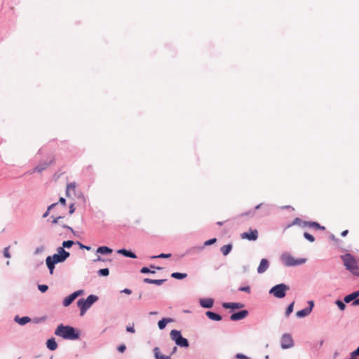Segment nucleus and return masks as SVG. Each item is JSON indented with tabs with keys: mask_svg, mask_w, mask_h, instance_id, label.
I'll use <instances>...</instances> for the list:
<instances>
[{
	"mask_svg": "<svg viewBox=\"0 0 359 359\" xmlns=\"http://www.w3.org/2000/svg\"><path fill=\"white\" fill-rule=\"evenodd\" d=\"M74 243L72 241H63L62 246L61 248H63V249L65 248H69L74 245Z\"/></svg>",
	"mask_w": 359,
	"mask_h": 359,
	"instance_id": "72a5a7b5",
	"label": "nucleus"
},
{
	"mask_svg": "<svg viewBox=\"0 0 359 359\" xmlns=\"http://www.w3.org/2000/svg\"><path fill=\"white\" fill-rule=\"evenodd\" d=\"M57 203H53L50 205L48 207V209L49 211H50Z\"/></svg>",
	"mask_w": 359,
	"mask_h": 359,
	"instance_id": "6e6d98bb",
	"label": "nucleus"
},
{
	"mask_svg": "<svg viewBox=\"0 0 359 359\" xmlns=\"http://www.w3.org/2000/svg\"><path fill=\"white\" fill-rule=\"evenodd\" d=\"M126 331L128 332L135 333V330L134 328V325H133L132 326H127L126 327Z\"/></svg>",
	"mask_w": 359,
	"mask_h": 359,
	"instance_id": "c03bdc74",
	"label": "nucleus"
},
{
	"mask_svg": "<svg viewBox=\"0 0 359 359\" xmlns=\"http://www.w3.org/2000/svg\"><path fill=\"white\" fill-rule=\"evenodd\" d=\"M205 315L208 318L215 321H219L222 319V316L219 314H217L212 311H208L205 313Z\"/></svg>",
	"mask_w": 359,
	"mask_h": 359,
	"instance_id": "aec40b11",
	"label": "nucleus"
},
{
	"mask_svg": "<svg viewBox=\"0 0 359 359\" xmlns=\"http://www.w3.org/2000/svg\"><path fill=\"white\" fill-rule=\"evenodd\" d=\"M335 304L339 307L341 311H344L346 309L345 302H341V300H337Z\"/></svg>",
	"mask_w": 359,
	"mask_h": 359,
	"instance_id": "473e14b6",
	"label": "nucleus"
},
{
	"mask_svg": "<svg viewBox=\"0 0 359 359\" xmlns=\"http://www.w3.org/2000/svg\"><path fill=\"white\" fill-rule=\"evenodd\" d=\"M43 250H44V247H43V246H42V245H41V246H39V247H38V248H36L35 249L34 254H35V255L40 254V253L43 252Z\"/></svg>",
	"mask_w": 359,
	"mask_h": 359,
	"instance_id": "79ce46f5",
	"label": "nucleus"
},
{
	"mask_svg": "<svg viewBox=\"0 0 359 359\" xmlns=\"http://www.w3.org/2000/svg\"><path fill=\"white\" fill-rule=\"evenodd\" d=\"M238 290L241 291V292H245L247 293H250V286L241 287L238 288Z\"/></svg>",
	"mask_w": 359,
	"mask_h": 359,
	"instance_id": "a19ab883",
	"label": "nucleus"
},
{
	"mask_svg": "<svg viewBox=\"0 0 359 359\" xmlns=\"http://www.w3.org/2000/svg\"><path fill=\"white\" fill-rule=\"evenodd\" d=\"M255 210L262 209L261 216H266L269 215L272 210V205L269 204H263L260 203L255 206Z\"/></svg>",
	"mask_w": 359,
	"mask_h": 359,
	"instance_id": "9d476101",
	"label": "nucleus"
},
{
	"mask_svg": "<svg viewBox=\"0 0 359 359\" xmlns=\"http://www.w3.org/2000/svg\"><path fill=\"white\" fill-rule=\"evenodd\" d=\"M117 253L122 255L126 257H130L133 259L137 258V256L134 252L126 249H120L117 251Z\"/></svg>",
	"mask_w": 359,
	"mask_h": 359,
	"instance_id": "a211bd4d",
	"label": "nucleus"
},
{
	"mask_svg": "<svg viewBox=\"0 0 359 359\" xmlns=\"http://www.w3.org/2000/svg\"><path fill=\"white\" fill-rule=\"evenodd\" d=\"M224 309H239L244 306L243 304L238 302H224L222 304Z\"/></svg>",
	"mask_w": 359,
	"mask_h": 359,
	"instance_id": "2eb2a0df",
	"label": "nucleus"
},
{
	"mask_svg": "<svg viewBox=\"0 0 359 359\" xmlns=\"http://www.w3.org/2000/svg\"><path fill=\"white\" fill-rule=\"evenodd\" d=\"M290 289L289 286L284 283L278 284L272 287L269 294L276 298L282 299L285 297L286 292Z\"/></svg>",
	"mask_w": 359,
	"mask_h": 359,
	"instance_id": "0eeeda50",
	"label": "nucleus"
},
{
	"mask_svg": "<svg viewBox=\"0 0 359 359\" xmlns=\"http://www.w3.org/2000/svg\"><path fill=\"white\" fill-rule=\"evenodd\" d=\"M51 162L52 160H50L48 162L44 161L41 163H39L37 166L34 168V172H41L48 168V166L51 163Z\"/></svg>",
	"mask_w": 359,
	"mask_h": 359,
	"instance_id": "f3484780",
	"label": "nucleus"
},
{
	"mask_svg": "<svg viewBox=\"0 0 359 359\" xmlns=\"http://www.w3.org/2000/svg\"><path fill=\"white\" fill-rule=\"evenodd\" d=\"M351 294H353V298L355 299L356 298H358V297H359V290L355 291V292H352Z\"/></svg>",
	"mask_w": 359,
	"mask_h": 359,
	"instance_id": "5fc2aeb1",
	"label": "nucleus"
},
{
	"mask_svg": "<svg viewBox=\"0 0 359 359\" xmlns=\"http://www.w3.org/2000/svg\"><path fill=\"white\" fill-rule=\"evenodd\" d=\"M348 359H356L355 356H352V353H351V357Z\"/></svg>",
	"mask_w": 359,
	"mask_h": 359,
	"instance_id": "774afa93",
	"label": "nucleus"
},
{
	"mask_svg": "<svg viewBox=\"0 0 359 359\" xmlns=\"http://www.w3.org/2000/svg\"><path fill=\"white\" fill-rule=\"evenodd\" d=\"M348 233V230H345L344 231L341 232V236H346Z\"/></svg>",
	"mask_w": 359,
	"mask_h": 359,
	"instance_id": "0e129e2a",
	"label": "nucleus"
},
{
	"mask_svg": "<svg viewBox=\"0 0 359 359\" xmlns=\"http://www.w3.org/2000/svg\"><path fill=\"white\" fill-rule=\"evenodd\" d=\"M280 346L283 349L290 348L294 346V341L290 334H283L280 339Z\"/></svg>",
	"mask_w": 359,
	"mask_h": 359,
	"instance_id": "6e6552de",
	"label": "nucleus"
},
{
	"mask_svg": "<svg viewBox=\"0 0 359 359\" xmlns=\"http://www.w3.org/2000/svg\"><path fill=\"white\" fill-rule=\"evenodd\" d=\"M140 272L142 273H155L154 271H151L148 267H142L140 269Z\"/></svg>",
	"mask_w": 359,
	"mask_h": 359,
	"instance_id": "4c0bfd02",
	"label": "nucleus"
},
{
	"mask_svg": "<svg viewBox=\"0 0 359 359\" xmlns=\"http://www.w3.org/2000/svg\"><path fill=\"white\" fill-rule=\"evenodd\" d=\"M122 293H125V294H130L132 293V291L130 289H128V288H125L124 290H123L121 291Z\"/></svg>",
	"mask_w": 359,
	"mask_h": 359,
	"instance_id": "603ef678",
	"label": "nucleus"
},
{
	"mask_svg": "<svg viewBox=\"0 0 359 359\" xmlns=\"http://www.w3.org/2000/svg\"><path fill=\"white\" fill-rule=\"evenodd\" d=\"M156 314H158V312H157V311H151V312L149 313V315H156Z\"/></svg>",
	"mask_w": 359,
	"mask_h": 359,
	"instance_id": "338daca9",
	"label": "nucleus"
},
{
	"mask_svg": "<svg viewBox=\"0 0 359 359\" xmlns=\"http://www.w3.org/2000/svg\"><path fill=\"white\" fill-rule=\"evenodd\" d=\"M354 300L355 299L353 298V294H352L351 293L346 295L344 299L345 303H350L351 302H353Z\"/></svg>",
	"mask_w": 359,
	"mask_h": 359,
	"instance_id": "e433bc0d",
	"label": "nucleus"
},
{
	"mask_svg": "<svg viewBox=\"0 0 359 359\" xmlns=\"http://www.w3.org/2000/svg\"><path fill=\"white\" fill-rule=\"evenodd\" d=\"M97 261L104 262V259L103 258L100 257V256H98L97 259H94V262H97Z\"/></svg>",
	"mask_w": 359,
	"mask_h": 359,
	"instance_id": "e2e57ef3",
	"label": "nucleus"
},
{
	"mask_svg": "<svg viewBox=\"0 0 359 359\" xmlns=\"http://www.w3.org/2000/svg\"><path fill=\"white\" fill-rule=\"evenodd\" d=\"M351 305L353 306H359V298H356L353 302H352Z\"/></svg>",
	"mask_w": 359,
	"mask_h": 359,
	"instance_id": "3c124183",
	"label": "nucleus"
},
{
	"mask_svg": "<svg viewBox=\"0 0 359 359\" xmlns=\"http://www.w3.org/2000/svg\"><path fill=\"white\" fill-rule=\"evenodd\" d=\"M55 334L64 339L76 340L79 338L80 332L78 330L69 325H59L55 330Z\"/></svg>",
	"mask_w": 359,
	"mask_h": 359,
	"instance_id": "f03ea898",
	"label": "nucleus"
},
{
	"mask_svg": "<svg viewBox=\"0 0 359 359\" xmlns=\"http://www.w3.org/2000/svg\"><path fill=\"white\" fill-rule=\"evenodd\" d=\"M76 184L75 182H71L67 185L66 189V195L67 196H69L71 192L75 193Z\"/></svg>",
	"mask_w": 359,
	"mask_h": 359,
	"instance_id": "393cba45",
	"label": "nucleus"
},
{
	"mask_svg": "<svg viewBox=\"0 0 359 359\" xmlns=\"http://www.w3.org/2000/svg\"><path fill=\"white\" fill-rule=\"evenodd\" d=\"M269 267V262L268 259L264 258L262 259L259 263V265L257 267V273L259 274L264 273L267 271Z\"/></svg>",
	"mask_w": 359,
	"mask_h": 359,
	"instance_id": "ddd939ff",
	"label": "nucleus"
},
{
	"mask_svg": "<svg viewBox=\"0 0 359 359\" xmlns=\"http://www.w3.org/2000/svg\"><path fill=\"white\" fill-rule=\"evenodd\" d=\"M38 289L41 292H46L48 289V285H38Z\"/></svg>",
	"mask_w": 359,
	"mask_h": 359,
	"instance_id": "58836bf2",
	"label": "nucleus"
},
{
	"mask_svg": "<svg viewBox=\"0 0 359 359\" xmlns=\"http://www.w3.org/2000/svg\"><path fill=\"white\" fill-rule=\"evenodd\" d=\"M308 304H309V306L306 307V309H309V312H311L313 307L314 306V302L313 301H309Z\"/></svg>",
	"mask_w": 359,
	"mask_h": 359,
	"instance_id": "a18cd8bd",
	"label": "nucleus"
},
{
	"mask_svg": "<svg viewBox=\"0 0 359 359\" xmlns=\"http://www.w3.org/2000/svg\"><path fill=\"white\" fill-rule=\"evenodd\" d=\"M187 276L185 273L174 272L171 274V277L175 279H183Z\"/></svg>",
	"mask_w": 359,
	"mask_h": 359,
	"instance_id": "c85d7f7f",
	"label": "nucleus"
},
{
	"mask_svg": "<svg viewBox=\"0 0 359 359\" xmlns=\"http://www.w3.org/2000/svg\"><path fill=\"white\" fill-rule=\"evenodd\" d=\"M304 226H309L311 228H315L316 229L325 230V227L323 226H320L316 222H304Z\"/></svg>",
	"mask_w": 359,
	"mask_h": 359,
	"instance_id": "412c9836",
	"label": "nucleus"
},
{
	"mask_svg": "<svg viewBox=\"0 0 359 359\" xmlns=\"http://www.w3.org/2000/svg\"><path fill=\"white\" fill-rule=\"evenodd\" d=\"M304 221L302 220L300 218L297 217L287 226L290 227V226H292L293 225H299V226H302L304 227Z\"/></svg>",
	"mask_w": 359,
	"mask_h": 359,
	"instance_id": "c756f323",
	"label": "nucleus"
},
{
	"mask_svg": "<svg viewBox=\"0 0 359 359\" xmlns=\"http://www.w3.org/2000/svg\"><path fill=\"white\" fill-rule=\"evenodd\" d=\"M154 352V356L155 359H172L170 356L169 355H163L161 351L160 348L158 347H155L153 349Z\"/></svg>",
	"mask_w": 359,
	"mask_h": 359,
	"instance_id": "dca6fc26",
	"label": "nucleus"
},
{
	"mask_svg": "<svg viewBox=\"0 0 359 359\" xmlns=\"http://www.w3.org/2000/svg\"><path fill=\"white\" fill-rule=\"evenodd\" d=\"M96 252L97 253H100L101 255H109L112 253L113 251L107 246H101L97 249Z\"/></svg>",
	"mask_w": 359,
	"mask_h": 359,
	"instance_id": "b1692460",
	"label": "nucleus"
},
{
	"mask_svg": "<svg viewBox=\"0 0 359 359\" xmlns=\"http://www.w3.org/2000/svg\"><path fill=\"white\" fill-rule=\"evenodd\" d=\"M166 280L165 279H150L148 278H146L144 279V282L149 284H154L156 285H162Z\"/></svg>",
	"mask_w": 359,
	"mask_h": 359,
	"instance_id": "5701e85b",
	"label": "nucleus"
},
{
	"mask_svg": "<svg viewBox=\"0 0 359 359\" xmlns=\"http://www.w3.org/2000/svg\"><path fill=\"white\" fill-rule=\"evenodd\" d=\"M117 349H118V351L119 352H121V353H123V352L126 351V345H124V344H121V345H120V346H118V348H117Z\"/></svg>",
	"mask_w": 359,
	"mask_h": 359,
	"instance_id": "49530a36",
	"label": "nucleus"
},
{
	"mask_svg": "<svg viewBox=\"0 0 359 359\" xmlns=\"http://www.w3.org/2000/svg\"><path fill=\"white\" fill-rule=\"evenodd\" d=\"M150 268H151V269H157V270H161V269H162V268H161V267H160V266H154V265H153V264H151V265H150Z\"/></svg>",
	"mask_w": 359,
	"mask_h": 359,
	"instance_id": "13d9d810",
	"label": "nucleus"
},
{
	"mask_svg": "<svg viewBox=\"0 0 359 359\" xmlns=\"http://www.w3.org/2000/svg\"><path fill=\"white\" fill-rule=\"evenodd\" d=\"M63 228H65V229H67L70 230L72 232H73V233H74V230H73V229H72V227H70V226H67V225H63Z\"/></svg>",
	"mask_w": 359,
	"mask_h": 359,
	"instance_id": "680f3d73",
	"label": "nucleus"
},
{
	"mask_svg": "<svg viewBox=\"0 0 359 359\" xmlns=\"http://www.w3.org/2000/svg\"><path fill=\"white\" fill-rule=\"evenodd\" d=\"M100 276H107L109 274V271L107 268L100 269L97 271Z\"/></svg>",
	"mask_w": 359,
	"mask_h": 359,
	"instance_id": "2f4dec72",
	"label": "nucleus"
},
{
	"mask_svg": "<svg viewBox=\"0 0 359 359\" xmlns=\"http://www.w3.org/2000/svg\"><path fill=\"white\" fill-rule=\"evenodd\" d=\"M242 238H246L249 241H256L258 238V231L256 229L250 230L249 232H244L241 234Z\"/></svg>",
	"mask_w": 359,
	"mask_h": 359,
	"instance_id": "f8f14e48",
	"label": "nucleus"
},
{
	"mask_svg": "<svg viewBox=\"0 0 359 359\" xmlns=\"http://www.w3.org/2000/svg\"><path fill=\"white\" fill-rule=\"evenodd\" d=\"M98 297L96 295L90 294L86 299H80L77 302V306L80 309L81 315H83L86 311L91 306V305L97 301Z\"/></svg>",
	"mask_w": 359,
	"mask_h": 359,
	"instance_id": "39448f33",
	"label": "nucleus"
},
{
	"mask_svg": "<svg viewBox=\"0 0 359 359\" xmlns=\"http://www.w3.org/2000/svg\"><path fill=\"white\" fill-rule=\"evenodd\" d=\"M236 358L238 359H249V358L242 353H238L236 355Z\"/></svg>",
	"mask_w": 359,
	"mask_h": 359,
	"instance_id": "de8ad7c7",
	"label": "nucleus"
},
{
	"mask_svg": "<svg viewBox=\"0 0 359 359\" xmlns=\"http://www.w3.org/2000/svg\"><path fill=\"white\" fill-rule=\"evenodd\" d=\"M83 294V290H79L74 292L70 295L66 297L64 299L63 302H62L63 306L65 307L69 306L76 298H77L79 296H80Z\"/></svg>",
	"mask_w": 359,
	"mask_h": 359,
	"instance_id": "1a4fd4ad",
	"label": "nucleus"
},
{
	"mask_svg": "<svg viewBox=\"0 0 359 359\" xmlns=\"http://www.w3.org/2000/svg\"><path fill=\"white\" fill-rule=\"evenodd\" d=\"M15 322L18 323L20 325H25V324L29 323L31 321V318L28 316H24L20 318L18 316H16L14 318Z\"/></svg>",
	"mask_w": 359,
	"mask_h": 359,
	"instance_id": "6ab92c4d",
	"label": "nucleus"
},
{
	"mask_svg": "<svg viewBox=\"0 0 359 359\" xmlns=\"http://www.w3.org/2000/svg\"><path fill=\"white\" fill-rule=\"evenodd\" d=\"M49 212H50V211H49L48 210H47L43 213V215L42 217H43V218H46V217H47L48 216V215H49Z\"/></svg>",
	"mask_w": 359,
	"mask_h": 359,
	"instance_id": "bf43d9fd",
	"label": "nucleus"
},
{
	"mask_svg": "<svg viewBox=\"0 0 359 359\" xmlns=\"http://www.w3.org/2000/svg\"><path fill=\"white\" fill-rule=\"evenodd\" d=\"M46 346L50 351H55L57 348V344L54 338H51L47 340Z\"/></svg>",
	"mask_w": 359,
	"mask_h": 359,
	"instance_id": "4be33fe9",
	"label": "nucleus"
},
{
	"mask_svg": "<svg viewBox=\"0 0 359 359\" xmlns=\"http://www.w3.org/2000/svg\"><path fill=\"white\" fill-rule=\"evenodd\" d=\"M4 255L6 258H10L11 257V255L9 253V247H7V248H6L4 249Z\"/></svg>",
	"mask_w": 359,
	"mask_h": 359,
	"instance_id": "37998d69",
	"label": "nucleus"
},
{
	"mask_svg": "<svg viewBox=\"0 0 359 359\" xmlns=\"http://www.w3.org/2000/svg\"><path fill=\"white\" fill-rule=\"evenodd\" d=\"M304 237L308 240L309 241L313 243L315 241V238L311 235L308 232H304Z\"/></svg>",
	"mask_w": 359,
	"mask_h": 359,
	"instance_id": "f704fd0d",
	"label": "nucleus"
},
{
	"mask_svg": "<svg viewBox=\"0 0 359 359\" xmlns=\"http://www.w3.org/2000/svg\"><path fill=\"white\" fill-rule=\"evenodd\" d=\"M75 211L74 205L73 203H72L69 205V214H72Z\"/></svg>",
	"mask_w": 359,
	"mask_h": 359,
	"instance_id": "864d4df0",
	"label": "nucleus"
},
{
	"mask_svg": "<svg viewBox=\"0 0 359 359\" xmlns=\"http://www.w3.org/2000/svg\"><path fill=\"white\" fill-rule=\"evenodd\" d=\"M77 243L79 245V247L81 249H86L87 250H90L91 249V248L90 246L84 245L79 242H78Z\"/></svg>",
	"mask_w": 359,
	"mask_h": 359,
	"instance_id": "09e8293b",
	"label": "nucleus"
},
{
	"mask_svg": "<svg viewBox=\"0 0 359 359\" xmlns=\"http://www.w3.org/2000/svg\"><path fill=\"white\" fill-rule=\"evenodd\" d=\"M172 321V318H164L158 321V326L160 330H163L168 323Z\"/></svg>",
	"mask_w": 359,
	"mask_h": 359,
	"instance_id": "a878e982",
	"label": "nucleus"
},
{
	"mask_svg": "<svg viewBox=\"0 0 359 359\" xmlns=\"http://www.w3.org/2000/svg\"><path fill=\"white\" fill-rule=\"evenodd\" d=\"M231 250H232L231 244H227V245H223L220 249L221 252L222 253V255L224 256H226L231 252Z\"/></svg>",
	"mask_w": 359,
	"mask_h": 359,
	"instance_id": "bb28decb",
	"label": "nucleus"
},
{
	"mask_svg": "<svg viewBox=\"0 0 359 359\" xmlns=\"http://www.w3.org/2000/svg\"><path fill=\"white\" fill-rule=\"evenodd\" d=\"M57 250V253L53 256H48L46 259V263L50 274L53 273L55 264L65 262L70 255L69 252L63 248H58Z\"/></svg>",
	"mask_w": 359,
	"mask_h": 359,
	"instance_id": "f257e3e1",
	"label": "nucleus"
},
{
	"mask_svg": "<svg viewBox=\"0 0 359 359\" xmlns=\"http://www.w3.org/2000/svg\"><path fill=\"white\" fill-rule=\"evenodd\" d=\"M352 356H358L359 355V346L352 353Z\"/></svg>",
	"mask_w": 359,
	"mask_h": 359,
	"instance_id": "8fccbe9b",
	"label": "nucleus"
},
{
	"mask_svg": "<svg viewBox=\"0 0 359 359\" xmlns=\"http://www.w3.org/2000/svg\"><path fill=\"white\" fill-rule=\"evenodd\" d=\"M280 260L286 266H299L306 262V259H295L288 252L283 253L280 256Z\"/></svg>",
	"mask_w": 359,
	"mask_h": 359,
	"instance_id": "20e7f679",
	"label": "nucleus"
},
{
	"mask_svg": "<svg viewBox=\"0 0 359 359\" xmlns=\"http://www.w3.org/2000/svg\"><path fill=\"white\" fill-rule=\"evenodd\" d=\"M170 338L175 344L182 348H187L189 346L188 340L183 337L181 332L177 330H172L170 333Z\"/></svg>",
	"mask_w": 359,
	"mask_h": 359,
	"instance_id": "423d86ee",
	"label": "nucleus"
},
{
	"mask_svg": "<svg viewBox=\"0 0 359 359\" xmlns=\"http://www.w3.org/2000/svg\"><path fill=\"white\" fill-rule=\"evenodd\" d=\"M171 256V254H164L161 253L158 255H154L151 257V259H157V258H169Z\"/></svg>",
	"mask_w": 359,
	"mask_h": 359,
	"instance_id": "c9c22d12",
	"label": "nucleus"
},
{
	"mask_svg": "<svg viewBox=\"0 0 359 359\" xmlns=\"http://www.w3.org/2000/svg\"><path fill=\"white\" fill-rule=\"evenodd\" d=\"M294 302H292L290 304L288 305L287 308L286 309L285 315L286 317H289V316L292 313L293 309H294Z\"/></svg>",
	"mask_w": 359,
	"mask_h": 359,
	"instance_id": "7c9ffc66",
	"label": "nucleus"
},
{
	"mask_svg": "<svg viewBox=\"0 0 359 359\" xmlns=\"http://www.w3.org/2000/svg\"><path fill=\"white\" fill-rule=\"evenodd\" d=\"M199 303L201 307L210 309L213 306L214 299L212 298L200 299Z\"/></svg>",
	"mask_w": 359,
	"mask_h": 359,
	"instance_id": "4468645a",
	"label": "nucleus"
},
{
	"mask_svg": "<svg viewBox=\"0 0 359 359\" xmlns=\"http://www.w3.org/2000/svg\"><path fill=\"white\" fill-rule=\"evenodd\" d=\"M217 241V239L215 238H211L210 240H208L206 241L205 243H204V245H212L214 244L215 243H216Z\"/></svg>",
	"mask_w": 359,
	"mask_h": 359,
	"instance_id": "ea45409f",
	"label": "nucleus"
},
{
	"mask_svg": "<svg viewBox=\"0 0 359 359\" xmlns=\"http://www.w3.org/2000/svg\"><path fill=\"white\" fill-rule=\"evenodd\" d=\"M344 265L346 269L350 271L352 274L359 276V267L356 259L350 253H346L341 256Z\"/></svg>",
	"mask_w": 359,
	"mask_h": 359,
	"instance_id": "7ed1b4c3",
	"label": "nucleus"
},
{
	"mask_svg": "<svg viewBox=\"0 0 359 359\" xmlns=\"http://www.w3.org/2000/svg\"><path fill=\"white\" fill-rule=\"evenodd\" d=\"M60 203H62V205H65L66 203V200L65 198L61 197L59 200Z\"/></svg>",
	"mask_w": 359,
	"mask_h": 359,
	"instance_id": "4d7b16f0",
	"label": "nucleus"
},
{
	"mask_svg": "<svg viewBox=\"0 0 359 359\" xmlns=\"http://www.w3.org/2000/svg\"><path fill=\"white\" fill-rule=\"evenodd\" d=\"M177 346L173 347V348L171 351V355L174 354L177 351Z\"/></svg>",
	"mask_w": 359,
	"mask_h": 359,
	"instance_id": "69168bd1",
	"label": "nucleus"
},
{
	"mask_svg": "<svg viewBox=\"0 0 359 359\" xmlns=\"http://www.w3.org/2000/svg\"><path fill=\"white\" fill-rule=\"evenodd\" d=\"M310 313H311V312H309V309L305 308L304 309L298 311L296 313V316L297 318H304V317L309 316Z\"/></svg>",
	"mask_w": 359,
	"mask_h": 359,
	"instance_id": "cd10ccee",
	"label": "nucleus"
},
{
	"mask_svg": "<svg viewBox=\"0 0 359 359\" xmlns=\"http://www.w3.org/2000/svg\"><path fill=\"white\" fill-rule=\"evenodd\" d=\"M249 314L248 311L247 310H242L238 312L234 313L231 315L230 319L233 321H237L242 319H244L246 318Z\"/></svg>",
	"mask_w": 359,
	"mask_h": 359,
	"instance_id": "9b49d317",
	"label": "nucleus"
},
{
	"mask_svg": "<svg viewBox=\"0 0 359 359\" xmlns=\"http://www.w3.org/2000/svg\"><path fill=\"white\" fill-rule=\"evenodd\" d=\"M60 218H62V217H57V218L54 219L53 220L52 223H53V224H57V223L58 222V220H59Z\"/></svg>",
	"mask_w": 359,
	"mask_h": 359,
	"instance_id": "052dcab7",
	"label": "nucleus"
}]
</instances>
